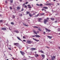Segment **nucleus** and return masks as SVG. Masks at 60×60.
<instances>
[{
    "instance_id": "1",
    "label": "nucleus",
    "mask_w": 60,
    "mask_h": 60,
    "mask_svg": "<svg viewBox=\"0 0 60 60\" xmlns=\"http://www.w3.org/2000/svg\"><path fill=\"white\" fill-rule=\"evenodd\" d=\"M49 18H46V19H45L44 20V23L45 24H46L47 22H49Z\"/></svg>"
},
{
    "instance_id": "2",
    "label": "nucleus",
    "mask_w": 60,
    "mask_h": 60,
    "mask_svg": "<svg viewBox=\"0 0 60 60\" xmlns=\"http://www.w3.org/2000/svg\"><path fill=\"white\" fill-rule=\"evenodd\" d=\"M26 43L28 44H31V43H32V42L29 40H28L27 41Z\"/></svg>"
},
{
    "instance_id": "3",
    "label": "nucleus",
    "mask_w": 60,
    "mask_h": 60,
    "mask_svg": "<svg viewBox=\"0 0 60 60\" xmlns=\"http://www.w3.org/2000/svg\"><path fill=\"white\" fill-rule=\"evenodd\" d=\"M20 52L22 56H23V55H24L25 54V52H23L21 51H20Z\"/></svg>"
},
{
    "instance_id": "4",
    "label": "nucleus",
    "mask_w": 60,
    "mask_h": 60,
    "mask_svg": "<svg viewBox=\"0 0 60 60\" xmlns=\"http://www.w3.org/2000/svg\"><path fill=\"white\" fill-rule=\"evenodd\" d=\"M45 29L46 30V31H48V32H51V30H49V29H48L47 28H45Z\"/></svg>"
},
{
    "instance_id": "5",
    "label": "nucleus",
    "mask_w": 60,
    "mask_h": 60,
    "mask_svg": "<svg viewBox=\"0 0 60 60\" xmlns=\"http://www.w3.org/2000/svg\"><path fill=\"white\" fill-rule=\"evenodd\" d=\"M56 58V57L55 56H53L52 57H51V59L50 60H54V59Z\"/></svg>"
},
{
    "instance_id": "6",
    "label": "nucleus",
    "mask_w": 60,
    "mask_h": 60,
    "mask_svg": "<svg viewBox=\"0 0 60 60\" xmlns=\"http://www.w3.org/2000/svg\"><path fill=\"white\" fill-rule=\"evenodd\" d=\"M33 39L34 40V41H40L39 40H37V39L35 38L34 39V38H33Z\"/></svg>"
},
{
    "instance_id": "7",
    "label": "nucleus",
    "mask_w": 60,
    "mask_h": 60,
    "mask_svg": "<svg viewBox=\"0 0 60 60\" xmlns=\"http://www.w3.org/2000/svg\"><path fill=\"white\" fill-rule=\"evenodd\" d=\"M14 44L15 46H18L19 45V43H14Z\"/></svg>"
},
{
    "instance_id": "8",
    "label": "nucleus",
    "mask_w": 60,
    "mask_h": 60,
    "mask_svg": "<svg viewBox=\"0 0 60 60\" xmlns=\"http://www.w3.org/2000/svg\"><path fill=\"white\" fill-rule=\"evenodd\" d=\"M35 36L36 37H41L40 36H39V35L37 34L36 35H35Z\"/></svg>"
},
{
    "instance_id": "9",
    "label": "nucleus",
    "mask_w": 60,
    "mask_h": 60,
    "mask_svg": "<svg viewBox=\"0 0 60 60\" xmlns=\"http://www.w3.org/2000/svg\"><path fill=\"white\" fill-rule=\"evenodd\" d=\"M1 30H6V28H3L1 29Z\"/></svg>"
},
{
    "instance_id": "10",
    "label": "nucleus",
    "mask_w": 60,
    "mask_h": 60,
    "mask_svg": "<svg viewBox=\"0 0 60 60\" xmlns=\"http://www.w3.org/2000/svg\"><path fill=\"white\" fill-rule=\"evenodd\" d=\"M47 37H48V38H49V39H51V38H52V37L48 36H47Z\"/></svg>"
},
{
    "instance_id": "11",
    "label": "nucleus",
    "mask_w": 60,
    "mask_h": 60,
    "mask_svg": "<svg viewBox=\"0 0 60 60\" xmlns=\"http://www.w3.org/2000/svg\"><path fill=\"white\" fill-rule=\"evenodd\" d=\"M30 12L27 11L26 12V15H28V14H29L30 13Z\"/></svg>"
},
{
    "instance_id": "12",
    "label": "nucleus",
    "mask_w": 60,
    "mask_h": 60,
    "mask_svg": "<svg viewBox=\"0 0 60 60\" xmlns=\"http://www.w3.org/2000/svg\"><path fill=\"white\" fill-rule=\"evenodd\" d=\"M33 32L34 33V34H37V33L36 32V31H35V30H33Z\"/></svg>"
},
{
    "instance_id": "13",
    "label": "nucleus",
    "mask_w": 60,
    "mask_h": 60,
    "mask_svg": "<svg viewBox=\"0 0 60 60\" xmlns=\"http://www.w3.org/2000/svg\"><path fill=\"white\" fill-rule=\"evenodd\" d=\"M43 8H44V9H48V8L47 7H43Z\"/></svg>"
},
{
    "instance_id": "14",
    "label": "nucleus",
    "mask_w": 60,
    "mask_h": 60,
    "mask_svg": "<svg viewBox=\"0 0 60 60\" xmlns=\"http://www.w3.org/2000/svg\"><path fill=\"white\" fill-rule=\"evenodd\" d=\"M41 56L42 57H43L44 58H45V55L43 54L41 55Z\"/></svg>"
},
{
    "instance_id": "15",
    "label": "nucleus",
    "mask_w": 60,
    "mask_h": 60,
    "mask_svg": "<svg viewBox=\"0 0 60 60\" xmlns=\"http://www.w3.org/2000/svg\"><path fill=\"white\" fill-rule=\"evenodd\" d=\"M45 5H49V6H50V5H51V3H48V4H45Z\"/></svg>"
},
{
    "instance_id": "16",
    "label": "nucleus",
    "mask_w": 60,
    "mask_h": 60,
    "mask_svg": "<svg viewBox=\"0 0 60 60\" xmlns=\"http://www.w3.org/2000/svg\"><path fill=\"white\" fill-rule=\"evenodd\" d=\"M50 19L51 20H53V21L55 20V19H54V18H50Z\"/></svg>"
},
{
    "instance_id": "17",
    "label": "nucleus",
    "mask_w": 60,
    "mask_h": 60,
    "mask_svg": "<svg viewBox=\"0 0 60 60\" xmlns=\"http://www.w3.org/2000/svg\"><path fill=\"white\" fill-rule=\"evenodd\" d=\"M31 49L32 50H35V49H35V48H31Z\"/></svg>"
},
{
    "instance_id": "18",
    "label": "nucleus",
    "mask_w": 60,
    "mask_h": 60,
    "mask_svg": "<svg viewBox=\"0 0 60 60\" xmlns=\"http://www.w3.org/2000/svg\"><path fill=\"white\" fill-rule=\"evenodd\" d=\"M35 57H38L39 56V55L37 54H35Z\"/></svg>"
},
{
    "instance_id": "19",
    "label": "nucleus",
    "mask_w": 60,
    "mask_h": 60,
    "mask_svg": "<svg viewBox=\"0 0 60 60\" xmlns=\"http://www.w3.org/2000/svg\"><path fill=\"white\" fill-rule=\"evenodd\" d=\"M17 39H18V40H20V41H21V39H20V38H19V37H17Z\"/></svg>"
},
{
    "instance_id": "20",
    "label": "nucleus",
    "mask_w": 60,
    "mask_h": 60,
    "mask_svg": "<svg viewBox=\"0 0 60 60\" xmlns=\"http://www.w3.org/2000/svg\"><path fill=\"white\" fill-rule=\"evenodd\" d=\"M17 10H19V9H20V7H17Z\"/></svg>"
},
{
    "instance_id": "21",
    "label": "nucleus",
    "mask_w": 60,
    "mask_h": 60,
    "mask_svg": "<svg viewBox=\"0 0 60 60\" xmlns=\"http://www.w3.org/2000/svg\"><path fill=\"white\" fill-rule=\"evenodd\" d=\"M15 32H16V33H19V31L18 30H15Z\"/></svg>"
},
{
    "instance_id": "22",
    "label": "nucleus",
    "mask_w": 60,
    "mask_h": 60,
    "mask_svg": "<svg viewBox=\"0 0 60 60\" xmlns=\"http://www.w3.org/2000/svg\"><path fill=\"white\" fill-rule=\"evenodd\" d=\"M39 52H41V53H42L43 54L44 53V52H43V51H42L40 50Z\"/></svg>"
},
{
    "instance_id": "23",
    "label": "nucleus",
    "mask_w": 60,
    "mask_h": 60,
    "mask_svg": "<svg viewBox=\"0 0 60 60\" xmlns=\"http://www.w3.org/2000/svg\"><path fill=\"white\" fill-rule=\"evenodd\" d=\"M29 16L30 17H32V15H31V13H29Z\"/></svg>"
},
{
    "instance_id": "24",
    "label": "nucleus",
    "mask_w": 60,
    "mask_h": 60,
    "mask_svg": "<svg viewBox=\"0 0 60 60\" xmlns=\"http://www.w3.org/2000/svg\"><path fill=\"white\" fill-rule=\"evenodd\" d=\"M23 24L24 26H28L26 25V24H25L24 23H23Z\"/></svg>"
},
{
    "instance_id": "25",
    "label": "nucleus",
    "mask_w": 60,
    "mask_h": 60,
    "mask_svg": "<svg viewBox=\"0 0 60 60\" xmlns=\"http://www.w3.org/2000/svg\"><path fill=\"white\" fill-rule=\"evenodd\" d=\"M11 25H14V23L13 22H11Z\"/></svg>"
},
{
    "instance_id": "26",
    "label": "nucleus",
    "mask_w": 60,
    "mask_h": 60,
    "mask_svg": "<svg viewBox=\"0 0 60 60\" xmlns=\"http://www.w3.org/2000/svg\"><path fill=\"white\" fill-rule=\"evenodd\" d=\"M41 20V18H39L38 20V22H40Z\"/></svg>"
},
{
    "instance_id": "27",
    "label": "nucleus",
    "mask_w": 60,
    "mask_h": 60,
    "mask_svg": "<svg viewBox=\"0 0 60 60\" xmlns=\"http://www.w3.org/2000/svg\"><path fill=\"white\" fill-rule=\"evenodd\" d=\"M34 28H38V27H37L36 26H34Z\"/></svg>"
},
{
    "instance_id": "28",
    "label": "nucleus",
    "mask_w": 60,
    "mask_h": 60,
    "mask_svg": "<svg viewBox=\"0 0 60 60\" xmlns=\"http://www.w3.org/2000/svg\"><path fill=\"white\" fill-rule=\"evenodd\" d=\"M57 30L58 32H60V28H59Z\"/></svg>"
},
{
    "instance_id": "29",
    "label": "nucleus",
    "mask_w": 60,
    "mask_h": 60,
    "mask_svg": "<svg viewBox=\"0 0 60 60\" xmlns=\"http://www.w3.org/2000/svg\"><path fill=\"white\" fill-rule=\"evenodd\" d=\"M8 49L10 50H11V48L9 47L8 48Z\"/></svg>"
},
{
    "instance_id": "30",
    "label": "nucleus",
    "mask_w": 60,
    "mask_h": 60,
    "mask_svg": "<svg viewBox=\"0 0 60 60\" xmlns=\"http://www.w3.org/2000/svg\"><path fill=\"white\" fill-rule=\"evenodd\" d=\"M39 14H38L37 15L35 16V17H38V16H39Z\"/></svg>"
},
{
    "instance_id": "31",
    "label": "nucleus",
    "mask_w": 60,
    "mask_h": 60,
    "mask_svg": "<svg viewBox=\"0 0 60 60\" xmlns=\"http://www.w3.org/2000/svg\"><path fill=\"white\" fill-rule=\"evenodd\" d=\"M13 17L14 19H15V16L13 15Z\"/></svg>"
},
{
    "instance_id": "32",
    "label": "nucleus",
    "mask_w": 60,
    "mask_h": 60,
    "mask_svg": "<svg viewBox=\"0 0 60 60\" xmlns=\"http://www.w3.org/2000/svg\"><path fill=\"white\" fill-rule=\"evenodd\" d=\"M10 2L11 3H13V0H10Z\"/></svg>"
},
{
    "instance_id": "33",
    "label": "nucleus",
    "mask_w": 60,
    "mask_h": 60,
    "mask_svg": "<svg viewBox=\"0 0 60 60\" xmlns=\"http://www.w3.org/2000/svg\"><path fill=\"white\" fill-rule=\"evenodd\" d=\"M10 8L11 10H12V8L11 7H10Z\"/></svg>"
},
{
    "instance_id": "34",
    "label": "nucleus",
    "mask_w": 60,
    "mask_h": 60,
    "mask_svg": "<svg viewBox=\"0 0 60 60\" xmlns=\"http://www.w3.org/2000/svg\"><path fill=\"white\" fill-rule=\"evenodd\" d=\"M42 5H42V4H41L40 5V6H42Z\"/></svg>"
},
{
    "instance_id": "35",
    "label": "nucleus",
    "mask_w": 60,
    "mask_h": 60,
    "mask_svg": "<svg viewBox=\"0 0 60 60\" xmlns=\"http://www.w3.org/2000/svg\"><path fill=\"white\" fill-rule=\"evenodd\" d=\"M20 16H22V14H21L19 15Z\"/></svg>"
},
{
    "instance_id": "36",
    "label": "nucleus",
    "mask_w": 60,
    "mask_h": 60,
    "mask_svg": "<svg viewBox=\"0 0 60 60\" xmlns=\"http://www.w3.org/2000/svg\"><path fill=\"white\" fill-rule=\"evenodd\" d=\"M3 22V21L2 20H1L0 21V22Z\"/></svg>"
},
{
    "instance_id": "37",
    "label": "nucleus",
    "mask_w": 60,
    "mask_h": 60,
    "mask_svg": "<svg viewBox=\"0 0 60 60\" xmlns=\"http://www.w3.org/2000/svg\"><path fill=\"white\" fill-rule=\"evenodd\" d=\"M38 30L39 31H41V29H38Z\"/></svg>"
},
{
    "instance_id": "38",
    "label": "nucleus",
    "mask_w": 60,
    "mask_h": 60,
    "mask_svg": "<svg viewBox=\"0 0 60 60\" xmlns=\"http://www.w3.org/2000/svg\"><path fill=\"white\" fill-rule=\"evenodd\" d=\"M23 39H26V37L25 36H23Z\"/></svg>"
},
{
    "instance_id": "39",
    "label": "nucleus",
    "mask_w": 60,
    "mask_h": 60,
    "mask_svg": "<svg viewBox=\"0 0 60 60\" xmlns=\"http://www.w3.org/2000/svg\"><path fill=\"white\" fill-rule=\"evenodd\" d=\"M45 48H48V49H49V48H49L48 46H45Z\"/></svg>"
},
{
    "instance_id": "40",
    "label": "nucleus",
    "mask_w": 60,
    "mask_h": 60,
    "mask_svg": "<svg viewBox=\"0 0 60 60\" xmlns=\"http://www.w3.org/2000/svg\"><path fill=\"white\" fill-rule=\"evenodd\" d=\"M43 34H46V32H45V31L43 32Z\"/></svg>"
},
{
    "instance_id": "41",
    "label": "nucleus",
    "mask_w": 60,
    "mask_h": 60,
    "mask_svg": "<svg viewBox=\"0 0 60 60\" xmlns=\"http://www.w3.org/2000/svg\"><path fill=\"white\" fill-rule=\"evenodd\" d=\"M28 4V2H26V3L25 4Z\"/></svg>"
},
{
    "instance_id": "42",
    "label": "nucleus",
    "mask_w": 60,
    "mask_h": 60,
    "mask_svg": "<svg viewBox=\"0 0 60 60\" xmlns=\"http://www.w3.org/2000/svg\"><path fill=\"white\" fill-rule=\"evenodd\" d=\"M28 8H29V9H30V8H31V6H29Z\"/></svg>"
},
{
    "instance_id": "43",
    "label": "nucleus",
    "mask_w": 60,
    "mask_h": 60,
    "mask_svg": "<svg viewBox=\"0 0 60 60\" xmlns=\"http://www.w3.org/2000/svg\"><path fill=\"white\" fill-rule=\"evenodd\" d=\"M41 15H44V13H43L41 14Z\"/></svg>"
},
{
    "instance_id": "44",
    "label": "nucleus",
    "mask_w": 60,
    "mask_h": 60,
    "mask_svg": "<svg viewBox=\"0 0 60 60\" xmlns=\"http://www.w3.org/2000/svg\"><path fill=\"white\" fill-rule=\"evenodd\" d=\"M23 41H24V42H26V41L25 40H23Z\"/></svg>"
},
{
    "instance_id": "45",
    "label": "nucleus",
    "mask_w": 60,
    "mask_h": 60,
    "mask_svg": "<svg viewBox=\"0 0 60 60\" xmlns=\"http://www.w3.org/2000/svg\"><path fill=\"white\" fill-rule=\"evenodd\" d=\"M24 11V9L23 8H22L21 10V11Z\"/></svg>"
},
{
    "instance_id": "46",
    "label": "nucleus",
    "mask_w": 60,
    "mask_h": 60,
    "mask_svg": "<svg viewBox=\"0 0 60 60\" xmlns=\"http://www.w3.org/2000/svg\"><path fill=\"white\" fill-rule=\"evenodd\" d=\"M31 36L32 37H35V35H34V36Z\"/></svg>"
},
{
    "instance_id": "47",
    "label": "nucleus",
    "mask_w": 60,
    "mask_h": 60,
    "mask_svg": "<svg viewBox=\"0 0 60 60\" xmlns=\"http://www.w3.org/2000/svg\"><path fill=\"white\" fill-rule=\"evenodd\" d=\"M25 8H26V7H27V6L26 5H25Z\"/></svg>"
},
{
    "instance_id": "48",
    "label": "nucleus",
    "mask_w": 60,
    "mask_h": 60,
    "mask_svg": "<svg viewBox=\"0 0 60 60\" xmlns=\"http://www.w3.org/2000/svg\"><path fill=\"white\" fill-rule=\"evenodd\" d=\"M37 5L38 6H40V4H37Z\"/></svg>"
},
{
    "instance_id": "49",
    "label": "nucleus",
    "mask_w": 60,
    "mask_h": 60,
    "mask_svg": "<svg viewBox=\"0 0 60 60\" xmlns=\"http://www.w3.org/2000/svg\"><path fill=\"white\" fill-rule=\"evenodd\" d=\"M5 3H6V4H7V1H5Z\"/></svg>"
},
{
    "instance_id": "50",
    "label": "nucleus",
    "mask_w": 60,
    "mask_h": 60,
    "mask_svg": "<svg viewBox=\"0 0 60 60\" xmlns=\"http://www.w3.org/2000/svg\"><path fill=\"white\" fill-rule=\"evenodd\" d=\"M57 5H60V4H59V3H57Z\"/></svg>"
},
{
    "instance_id": "51",
    "label": "nucleus",
    "mask_w": 60,
    "mask_h": 60,
    "mask_svg": "<svg viewBox=\"0 0 60 60\" xmlns=\"http://www.w3.org/2000/svg\"><path fill=\"white\" fill-rule=\"evenodd\" d=\"M44 9H42L41 10L42 11H44Z\"/></svg>"
},
{
    "instance_id": "52",
    "label": "nucleus",
    "mask_w": 60,
    "mask_h": 60,
    "mask_svg": "<svg viewBox=\"0 0 60 60\" xmlns=\"http://www.w3.org/2000/svg\"><path fill=\"white\" fill-rule=\"evenodd\" d=\"M52 12H54V11L53 10H52Z\"/></svg>"
},
{
    "instance_id": "53",
    "label": "nucleus",
    "mask_w": 60,
    "mask_h": 60,
    "mask_svg": "<svg viewBox=\"0 0 60 60\" xmlns=\"http://www.w3.org/2000/svg\"><path fill=\"white\" fill-rule=\"evenodd\" d=\"M20 2H21L22 1V0H20Z\"/></svg>"
},
{
    "instance_id": "54",
    "label": "nucleus",
    "mask_w": 60,
    "mask_h": 60,
    "mask_svg": "<svg viewBox=\"0 0 60 60\" xmlns=\"http://www.w3.org/2000/svg\"><path fill=\"white\" fill-rule=\"evenodd\" d=\"M27 6H30V5H27Z\"/></svg>"
},
{
    "instance_id": "55",
    "label": "nucleus",
    "mask_w": 60,
    "mask_h": 60,
    "mask_svg": "<svg viewBox=\"0 0 60 60\" xmlns=\"http://www.w3.org/2000/svg\"><path fill=\"white\" fill-rule=\"evenodd\" d=\"M23 60H26V59H24Z\"/></svg>"
},
{
    "instance_id": "56",
    "label": "nucleus",
    "mask_w": 60,
    "mask_h": 60,
    "mask_svg": "<svg viewBox=\"0 0 60 60\" xmlns=\"http://www.w3.org/2000/svg\"><path fill=\"white\" fill-rule=\"evenodd\" d=\"M55 22H56H56H57V21H56Z\"/></svg>"
},
{
    "instance_id": "57",
    "label": "nucleus",
    "mask_w": 60,
    "mask_h": 60,
    "mask_svg": "<svg viewBox=\"0 0 60 60\" xmlns=\"http://www.w3.org/2000/svg\"><path fill=\"white\" fill-rule=\"evenodd\" d=\"M54 2H55L56 1V0H53Z\"/></svg>"
},
{
    "instance_id": "58",
    "label": "nucleus",
    "mask_w": 60,
    "mask_h": 60,
    "mask_svg": "<svg viewBox=\"0 0 60 60\" xmlns=\"http://www.w3.org/2000/svg\"><path fill=\"white\" fill-rule=\"evenodd\" d=\"M44 11H46V10H45V9H44Z\"/></svg>"
},
{
    "instance_id": "59",
    "label": "nucleus",
    "mask_w": 60,
    "mask_h": 60,
    "mask_svg": "<svg viewBox=\"0 0 60 60\" xmlns=\"http://www.w3.org/2000/svg\"><path fill=\"white\" fill-rule=\"evenodd\" d=\"M58 48L59 49H60V47H59Z\"/></svg>"
},
{
    "instance_id": "60",
    "label": "nucleus",
    "mask_w": 60,
    "mask_h": 60,
    "mask_svg": "<svg viewBox=\"0 0 60 60\" xmlns=\"http://www.w3.org/2000/svg\"><path fill=\"white\" fill-rule=\"evenodd\" d=\"M25 3H24V4H23V5H25Z\"/></svg>"
},
{
    "instance_id": "61",
    "label": "nucleus",
    "mask_w": 60,
    "mask_h": 60,
    "mask_svg": "<svg viewBox=\"0 0 60 60\" xmlns=\"http://www.w3.org/2000/svg\"><path fill=\"white\" fill-rule=\"evenodd\" d=\"M34 14H35V13H34L33 15H34Z\"/></svg>"
},
{
    "instance_id": "62",
    "label": "nucleus",
    "mask_w": 60,
    "mask_h": 60,
    "mask_svg": "<svg viewBox=\"0 0 60 60\" xmlns=\"http://www.w3.org/2000/svg\"><path fill=\"white\" fill-rule=\"evenodd\" d=\"M39 32V31H37V33H38Z\"/></svg>"
},
{
    "instance_id": "63",
    "label": "nucleus",
    "mask_w": 60,
    "mask_h": 60,
    "mask_svg": "<svg viewBox=\"0 0 60 60\" xmlns=\"http://www.w3.org/2000/svg\"><path fill=\"white\" fill-rule=\"evenodd\" d=\"M11 45H9V46H10V47H11Z\"/></svg>"
},
{
    "instance_id": "64",
    "label": "nucleus",
    "mask_w": 60,
    "mask_h": 60,
    "mask_svg": "<svg viewBox=\"0 0 60 60\" xmlns=\"http://www.w3.org/2000/svg\"><path fill=\"white\" fill-rule=\"evenodd\" d=\"M6 60H9L8 59H7Z\"/></svg>"
}]
</instances>
